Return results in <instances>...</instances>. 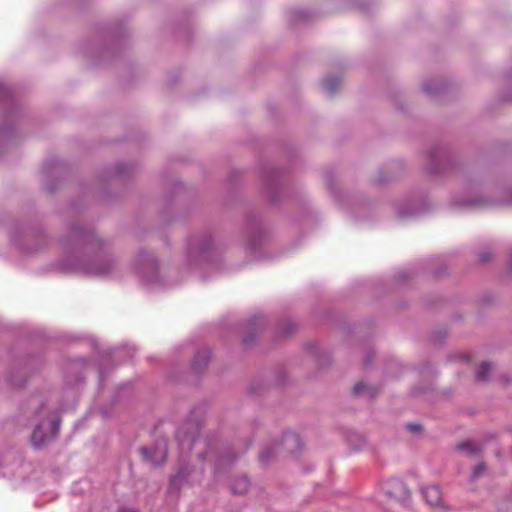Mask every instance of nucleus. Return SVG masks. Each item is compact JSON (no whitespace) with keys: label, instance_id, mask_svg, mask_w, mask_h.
Masks as SVG:
<instances>
[{"label":"nucleus","instance_id":"obj_1","mask_svg":"<svg viewBox=\"0 0 512 512\" xmlns=\"http://www.w3.org/2000/svg\"><path fill=\"white\" fill-rule=\"evenodd\" d=\"M37 414L40 421L33 430L31 441L35 447H40L57 436L60 420L56 413L45 407H41Z\"/></svg>","mask_w":512,"mask_h":512},{"label":"nucleus","instance_id":"obj_2","mask_svg":"<svg viewBox=\"0 0 512 512\" xmlns=\"http://www.w3.org/2000/svg\"><path fill=\"white\" fill-rule=\"evenodd\" d=\"M143 456L152 464L159 465L165 462L167 457V443L165 439H160L153 449L141 448Z\"/></svg>","mask_w":512,"mask_h":512},{"label":"nucleus","instance_id":"obj_3","mask_svg":"<svg viewBox=\"0 0 512 512\" xmlns=\"http://www.w3.org/2000/svg\"><path fill=\"white\" fill-rule=\"evenodd\" d=\"M385 493L397 501H406L409 498V490L399 479H391L384 485Z\"/></svg>","mask_w":512,"mask_h":512},{"label":"nucleus","instance_id":"obj_4","mask_svg":"<svg viewBox=\"0 0 512 512\" xmlns=\"http://www.w3.org/2000/svg\"><path fill=\"white\" fill-rule=\"evenodd\" d=\"M422 494L430 506L438 507L442 504V493L438 486L429 485L422 489Z\"/></svg>","mask_w":512,"mask_h":512},{"label":"nucleus","instance_id":"obj_5","mask_svg":"<svg viewBox=\"0 0 512 512\" xmlns=\"http://www.w3.org/2000/svg\"><path fill=\"white\" fill-rule=\"evenodd\" d=\"M281 445L287 452L293 453L300 448L301 440L297 434L289 432L283 436Z\"/></svg>","mask_w":512,"mask_h":512},{"label":"nucleus","instance_id":"obj_6","mask_svg":"<svg viewBox=\"0 0 512 512\" xmlns=\"http://www.w3.org/2000/svg\"><path fill=\"white\" fill-rule=\"evenodd\" d=\"M250 482L247 477L242 476L233 480L231 489L234 494H244L248 491Z\"/></svg>","mask_w":512,"mask_h":512},{"label":"nucleus","instance_id":"obj_7","mask_svg":"<svg viewBox=\"0 0 512 512\" xmlns=\"http://www.w3.org/2000/svg\"><path fill=\"white\" fill-rule=\"evenodd\" d=\"M492 371V366L490 363L483 362L476 374V378L478 381H486L488 379L489 373Z\"/></svg>","mask_w":512,"mask_h":512},{"label":"nucleus","instance_id":"obj_8","mask_svg":"<svg viewBox=\"0 0 512 512\" xmlns=\"http://www.w3.org/2000/svg\"><path fill=\"white\" fill-rule=\"evenodd\" d=\"M341 81L338 78H328L324 82L326 91L333 94L340 86Z\"/></svg>","mask_w":512,"mask_h":512},{"label":"nucleus","instance_id":"obj_9","mask_svg":"<svg viewBox=\"0 0 512 512\" xmlns=\"http://www.w3.org/2000/svg\"><path fill=\"white\" fill-rule=\"evenodd\" d=\"M458 448L470 454H475L480 451L479 447L472 441H465L459 444Z\"/></svg>","mask_w":512,"mask_h":512},{"label":"nucleus","instance_id":"obj_10","mask_svg":"<svg viewBox=\"0 0 512 512\" xmlns=\"http://www.w3.org/2000/svg\"><path fill=\"white\" fill-rule=\"evenodd\" d=\"M370 390V388L368 387L367 384L363 383V382H360V383H357L353 389V392L355 395H362L366 392H368Z\"/></svg>","mask_w":512,"mask_h":512},{"label":"nucleus","instance_id":"obj_11","mask_svg":"<svg viewBox=\"0 0 512 512\" xmlns=\"http://www.w3.org/2000/svg\"><path fill=\"white\" fill-rule=\"evenodd\" d=\"M485 465L484 464H479L477 465L475 468H474V471H473V476L474 477H479L482 472L485 470Z\"/></svg>","mask_w":512,"mask_h":512},{"label":"nucleus","instance_id":"obj_12","mask_svg":"<svg viewBox=\"0 0 512 512\" xmlns=\"http://www.w3.org/2000/svg\"><path fill=\"white\" fill-rule=\"evenodd\" d=\"M407 427L409 428V430H411L413 432H417V431L421 430V425L420 424H408Z\"/></svg>","mask_w":512,"mask_h":512},{"label":"nucleus","instance_id":"obj_13","mask_svg":"<svg viewBox=\"0 0 512 512\" xmlns=\"http://www.w3.org/2000/svg\"><path fill=\"white\" fill-rule=\"evenodd\" d=\"M260 459L263 461V462H268L270 460V455L268 454V451L265 450L261 453L260 455Z\"/></svg>","mask_w":512,"mask_h":512},{"label":"nucleus","instance_id":"obj_14","mask_svg":"<svg viewBox=\"0 0 512 512\" xmlns=\"http://www.w3.org/2000/svg\"><path fill=\"white\" fill-rule=\"evenodd\" d=\"M480 261L486 262L490 259V256L488 253H481L479 256Z\"/></svg>","mask_w":512,"mask_h":512},{"label":"nucleus","instance_id":"obj_15","mask_svg":"<svg viewBox=\"0 0 512 512\" xmlns=\"http://www.w3.org/2000/svg\"><path fill=\"white\" fill-rule=\"evenodd\" d=\"M118 512H136L135 510L131 509V508H126V507H123V508H120L118 510Z\"/></svg>","mask_w":512,"mask_h":512},{"label":"nucleus","instance_id":"obj_16","mask_svg":"<svg viewBox=\"0 0 512 512\" xmlns=\"http://www.w3.org/2000/svg\"><path fill=\"white\" fill-rule=\"evenodd\" d=\"M206 354H207L206 352H204V354H203V360H204V361H206V360H207V355H206Z\"/></svg>","mask_w":512,"mask_h":512}]
</instances>
